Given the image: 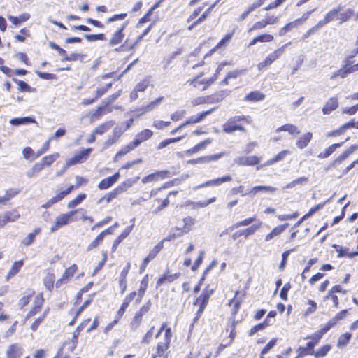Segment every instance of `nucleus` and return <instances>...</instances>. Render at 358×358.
Instances as JSON below:
<instances>
[{
    "mask_svg": "<svg viewBox=\"0 0 358 358\" xmlns=\"http://www.w3.org/2000/svg\"><path fill=\"white\" fill-rule=\"evenodd\" d=\"M282 132H287L290 136L294 137L300 134L299 128L292 124H285L278 127L273 132V136L271 137V141L274 143H278L285 138Z\"/></svg>",
    "mask_w": 358,
    "mask_h": 358,
    "instance_id": "1",
    "label": "nucleus"
},
{
    "mask_svg": "<svg viewBox=\"0 0 358 358\" xmlns=\"http://www.w3.org/2000/svg\"><path fill=\"white\" fill-rule=\"evenodd\" d=\"M76 213V210H71L57 215L50 228V232L54 233L60 228L69 224L73 221V217Z\"/></svg>",
    "mask_w": 358,
    "mask_h": 358,
    "instance_id": "2",
    "label": "nucleus"
},
{
    "mask_svg": "<svg viewBox=\"0 0 358 358\" xmlns=\"http://www.w3.org/2000/svg\"><path fill=\"white\" fill-rule=\"evenodd\" d=\"M291 44L289 42L271 52L262 62L258 64L257 68L259 71L266 69L284 53L286 47Z\"/></svg>",
    "mask_w": 358,
    "mask_h": 358,
    "instance_id": "3",
    "label": "nucleus"
},
{
    "mask_svg": "<svg viewBox=\"0 0 358 358\" xmlns=\"http://www.w3.org/2000/svg\"><path fill=\"white\" fill-rule=\"evenodd\" d=\"M323 333L324 329H322V331L307 337V338H310L311 341L307 343L306 347H300L298 349V352H300L296 358H301L303 355L308 354V352H314L313 348L320 341Z\"/></svg>",
    "mask_w": 358,
    "mask_h": 358,
    "instance_id": "4",
    "label": "nucleus"
},
{
    "mask_svg": "<svg viewBox=\"0 0 358 358\" xmlns=\"http://www.w3.org/2000/svg\"><path fill=\"white\" fill-rule=\"evenodd\" d=\"M78 271V266L76 264H73L67 268L64 272L63 273L62 277L58 279L55 282V287L57 288L61 287L62 285L67 284L69 282L75 273Z\"/></svg>",
    "mask_w": 358,
    "mask_h": 358,
    "instance_id": "5",
    "label": "nucleus"
},
{
    "mask_svg": "<svg viewBox=\"0 0 358 358\" xmlns=\"http://www.w3.org/2000/svg\"><path fill=\"white\" fill-rule=\"evenodd\" d=\"M172 337L171 329L167 327L165 331L164 337L162 341L159 342L157 345V354L158 356L163 355L169 347Z\"/></svg>",
    "mask_w": 358,
    "mask_h": 358,
    "instance_id": "6",
    "label": "nucleus"
},
{
    "mask_svg": "<svg viewBox=\"0 0 358 358\" xmlns=\"http://www.w3.org/2000/svg\"><path fill=\"white\" fill-rule=\"evenodd\" d=\"M262 158L255 155L239 156L234 159V162L238 166H254L261 162Z\"/></svg>",
    "mask_w": 358,
    "mask_h": 358,
    "instance_id": "7",
    "label": "nucleus"
},
{
    "mask_svg": "<svg viewBox=\"0 0 358 358\" xmlns=\"http://www.w3.org/2000/svg\"><path fill=\"white\" fill-rule=\"evenodd\" d=\"M91 152L92 148H87L80 150L73 157L68 160V165H74L83 163L87 159Z\"/></svg>",
    "mask_w": 358,
    "mask_h": 358,
    "instance_id": "8",
    "label": "nucleus"
},
{
    "mask_svg": "<svg viewBox=\"0 0 358 358\" xmlns=\"http://www.w3.org/2000/svg\"><path fill=\"white\" fill-rule=\"evenodd\" d=\"M127 22H124L122 27L114 33L112 38L110 39L108 42V45L110 46L116 45L123 41L124 38V34L123 33V31L127 27Z\"/></svg>",
    "mask_w": 358,
    "mask_h": 358,
    "instance_id": "9",
    "label": "nucleus"
},
{
    "mask_svg": "<svg viewBox=\"0 0 358 358\" xmlns=\"http://www.w3.org/2000/svg\"><path fill=\"white\" fill-rule=\"evenodd\" d=\"M120 172H117L112 176H109L101 180L98 184V188L101 190L107 189L113 186L120 178Z\"/></svg>",
    "mask_w": 358,
    "mask_h": 358,
    "instance_id": "10",
    "label": "nucleus"
},
{
    "mask_svg": "<svg viewBox=\"0 0 358 358\" xmlns=\"http://www.w3.org/2000/svg\"><path fill=\"white\" fill-rule=\"evenodd\" d=\"M231 180V177L229 175L224 176L221 178H217L215 179H213L210 180H208L206 182L198 185L196 187L194 188V189H198L202 187H209V186H219L221 184L227 182H229Z\"/></svg>",
    "mask_w": 358,
    "mask_h": 358,
    "instance_id": "11",
    "label": "nucleus"
},
{
    "mask_svg": "<svg viewBox=\"0 0 358 358\" xmlns=\"http://www.w3.org/2000/svg\"><path fill=\"white\" fill-rule=\"evenodd\" d=\"M215 110V108H213L208 110L203 111L201 113L198 114L196 115L191 116L188 120H187L185 122V124L187 126L189 124H195L199 123L202 122L208 115H210Z\"/></svg>",
    "mask_w": 358,
    "mask_h": 358,
    "instance_id": "12",
    "label": "nucleus"
},
{
    "mask_svg": "<svg viewBox=\"0 0 358 358\" xmlns=\"http://www.w3.org/2000/svg\"><path fill=\"white\" fill-rule=\"evenodd\" d=\"M44 299L42 294H38L35 296L34 301V306L31 309L29 310L27 315V318L31 317L34 316L37 313L41 310L42 305L43 303Z\"/></svg>",
    "mask_w": 358,
    "mask_h": 358,
    "instance_id": "13",
    "label": "nucleus"
},
{
    "mask_svg": "<svg viewBox=\"0 0 358 358\" xmlns=\"http://www.w3.org/2000/svg\"><path fill=\"white\" fill-rule=\"evenodd\" d=\"M167 173V171H156L143 178L141 181L143 184L158 181L164 179Z\"/></svg>",
    "mask_w": 358,
    "mask_h": 358,
    "instance_id": "14",
    "label": "nucleus"
},
{
    "mask_svg": "<svg viewBox=\"0 0 358 358\" xmlns=\"http://www.w3.org/2000/svg\"><path fill=\"white\" fill-rule=\"evenodd\" d=\"M23 353L22 348L18 344H13L6 350L7 358H20Z\"/></svg>",
    "mask_w": 358,
    "mask_h": 358,
    "instance_id": "15",
    "label": "nucleus"
},
{
    "mask_svg": "<svg viewBox=\"0 0 358 358\" xmlns=\"http://www.w3.org/2000/svg\"><path fill=\"white\" fill-rule=\"evenodd\" d=\"M136 296V292H132L125 297L122 304L121 305L120 309L117 313L118 318H121L122 317V315L126 311L127 308L129 306V303L134 299Z\"/></svg>",
    "mask_w": 358,
    "mask_h": 358,
    "instance_id": "16",
    "label": "nucleus"
},
{
    "mask_svg": "<svg viewBox=\"0 0 358 358\" xmlns=\"http://www.w3.org/2000/svg\"><path fill=\"white\" fill-rule=\"evenodd\" d=\"M163 100H164V97L160 96V97L156 99L155 100L150 102L145 106L139 108L138 110L140 111V114L138 115V116H140L143 114H145L148 112L153 110L154 109H155L156 108H157L159 106V104L163 101Z\"/></svg>",
    "mask_w": 358,
    "mask_h": 358,
    "instance_id": "17",
    "label": "nucleus"
},
{
    "mask_svg": "<svg viewBox=\"0 0 358 358\" xmlns=\"http://www.w3.org/2000/svg\"><path fill=\"white\" fill-rule=\"evenodd\" d=\"M339 11H341V6H338L337 8H333L326 14L324 18L321 20V22L325 26L327 23L330 22L338 20Z\"/></svg>",
    "mask_w": 358,
    "mask_h": 358,
    "instance_id": "18",
    "label": "nucleus"
},
{
    "mask_svg": "<svg viewBox=\"0 0 358 358\" xmlns=\"http://www.w3.org/2000/svg\"><path fill=\"white\" fill-rule=\"evenodd\" d=\"M236 122L229 119L227 122L223 125V131L227 134H231L236 131H245V129L240 125L235 124Z\"/></svg>",
    "mask_w": 358,
    "mask_h": 358,
    "instance_id": "19",
    "label": "nucleus"
},
{
    "mask_svg": "<svg viewBox=\"0 0 358 358\" xmlns=\"http://www.w3.org/2000/svg\"><path fill=\"white\" fill-rule=\"evenodd\" d=\"M213 142V140L211 138H207L205 141L200 142L193 148L187 150L186 151V154L188 155H192L193 154L197 153L201 150H203L206 149L207 145L210 144Z\"/></svg>",
    "mask_w": 358,
    "mask_h": 358,
    "instance_id": "20",
    "label": "nucleus"
},
{
    "mask_svg": "<svg viewBox=\"0 0 358 358\" xmlns=\"http://www.w3.org/2000/svg\"><path fill=\"white\" fill-rule=\"evenodd\" d=\"M313 138L311 132H307L301 135L296 141V145L299 149H303L308 146Z\"/></svg>",
    "mask_w": 358,
    "mask_h": 358,
    "instance_id": "21",
    "label": "nucleus"
},
{
    "mask_svg": "<svg viewBox=\"0 0 358 358\" xmlns=\"http://www.w3.org/2000/svg\"><path fill=\"white\" fill-rule=\"evenodd\" d=\"M338 107V99L331 97L327 100L322 108L324 114H329L331 111L336 110Z\"/></svg>",
    "mask_w": 358,
    "mask_h": 358,
    "instance_id": "22",
    "label": "nucleus"
},
{
    "mask_svg": "<svg viewBox=\"0 0 358 358\" xmlns=\"http://www.w3.org/2000/svg\"><path fill=\"white\" fill-rule=\"evenodd\" d=\"M288 226H289V224L286 223V224L275 227V228H273L272 229V231L270 233H268L266 236L265 241H270L274 237L279 236L288 227Z\"/></svg>",
    "mask_w": 358,
    "mask_h": 358,
    "instance_id": "23",
    "label": "nucleus"
},
{
    "mask_svg": "<svg viewBox=\"0 0 358 358\" xmlns=\"http://www.w3.org/2000/svg\"><path fill=\"white\" fill-rule=\"evenodd\" d=\"M124 132V129H122L120 127H115L113 132V136L109 137L104 143L106 146L111 145L115 143L120 136Z\"/></svg>",
    "mask_w": 358,
    "mask_h": 358,
    "instance_id": "24",
    "label": "nucleus"
},
{
    "mask_svg": "<svg viewBox=\"0 0 358 358\" xmlns=\"http://www.w3.org/2000/svg\"><path fill=\"white\" fill-rule=\"evenodd\" d=\"M179 273L170 274L169 271L159 277L157 281V286L159 287L166 282H172L179 277Z\"/></svg>",
    "mask_w": 358,
    "mask_h": 358,
    "instance_id": "25",
    "label": "nucleus"
},
{
    "mask_svg": "<svg viewBox=\"0 0 358 358\" xmlns=\"http://www.w3.org/2000/svg\"><path fill=\"white\" fill-rule=\"evenodd\" d=\"M136 147H138V142H130L128 145L123 147L117 154L115 155L114 157V161L117 162L118 161V159L121 157L123 155H125L130 151L135 149Z\"/></svg>",
    "mask_w": 358,
    "mask_h": 358,
    "instance_id": "26",
    "label": "nucleus"
},
{
    "mask_svg": "<svg viewBox=\"0 0 358 358\" xmlns=\"http://www.w3.org/2000/svg\"><path fill=\"white\" fill-rule=\"evenodd\" d=\"M182 222L183 226L179 227L178 229L181 230L184 234H187L193 229L195 220L190 216H187L183 218Z\"/></svg>",
    "mask_w": 358,
    "mask_h": 358,
    "instance_id": "27",
    "label": "nucleus"
},
{
    "mask_svg": "<svg viewBox=\"0 0 358 358\" xmlns=\"http://www.w3.org/2000/svg\"><path fill=\"white\" fill-rule=\"evenodd\" d=\"M115 123V121L110 120L99 125L93 130L94 134L102 135L103 134L110 129L113 127Z\"/></svg>",
    "mask_w": 358,
    "mask_h": 358,
    "instance_id": "28",
    "label": "nucleus"
},
{
    "mask_svg": "<svg viewBox=\"0 0 358 358\" xmlns=\"http://www.w3.org/2000/svg\"><path fill=\"white\" fill-rule=\"evenodd\" d=\"M152 135L153 132L150 129H144L136 135V138L133 141V142H138V146L142 142L150 138Z\"/></svg>",
    "mask_w": 358,
    "mask_h": 358,
    "instance_id": "29",
    "label": "nucleus"
},
{
    "mask_svg": "<svg viewBox=\"0 0 358 358\" xmlns=\"http://www.w3.org/2000/svg\"><path fill=\"white\" fill-rule=\"evenodd\" d=\"M213 290H206L203 292V293L196 299L194 305H201L203 306H206L210 295L213 294Z\"/></svg>",
    "mask_w": 358,
    "mask_h": 358,
    "instance_id": "30",
    "label": "nucleus"
},
{
    "mask_svg": "<svg viewBox=\"0 0 358 358\" xmlns=\"http://www.w3.org/2000/svg\"><path fill=\"white\" fill-rule=\"evenodd\" d=\"M350 73H351V71L349 69V64H346V65L343 66L341 69H340L337 70L336 71H335L334 73H333L332 75L331 76L330 78L331 80H336L338 78H345Z\"/></svg>",
    "mask_w": 358,
    "mask_h": 358,
    "instance_id": "31",
    "label": "nucleus"
},
{
    "mask_svg": "<svg viewBox=\"0 0 358 358\" xmlns=\"http://www.w3.org/2000/svg\"><path fill=\"white\" fill-rule=\"evenodd\" d=\"M139 179V177H137L136 179H129L126 181L122 182L119 186L115 188L116 192L120 194L124 192H126L129 188L133 186V185Z\"/></svg>",
    "mask_w": 358,
    "mask_h": 358,
    "instance_id": "32",
    "label": "nucleus"
},
{
    "mask_svg": "<svg viewBox=\"0 0 358 358\" xmlns=\"http://www.w3.org/2000/svg\"><path fill=\"white\" fill-rule=\"evenodd\" d=\"M132 227H127L120 236L114 241L112 245V250L115 252L118 245L130 234Z\"/></svg>",
    "mask_w": 358,
    "mask_h": 358,
    "instance_id": "33",
    "label": "nucleus"
},
{
    "mask_svg": "<svg viewBox=\"0 0 358 358\" xmlns=\"http://www.w3.org/2000/svg\"><path fill=\"white\" fill-rule=\"evenodd\" d=\"M224 154L225 153L224 152H222L220 153L215 155L201 157L198 158L197 161H199V163L201 164H208L210 163V162L218 160L219 159L222 158L224 155Z\"/></svg>",
    "mask_w": 358,
    "mask_h": 358,
    "instance_id": "34",
    "label": "nucleus"
},
{
    "mask_svg": "<svg viewBox=\"0 0 358 358\" xmlns=\"http://www.w3.org/2000/svg\"><path fill=\"white\" fill-rule=\"evenodd\" d=\"M276 190L277 188L272 186L259 185L252 187L250 189V193H252V195H255L259 192L274 193Z\"/></svg>",
    "mask_w": 358,
    "mask_h": 358,
    "instance_id": "35",
    "label": "nucleus"
},
{
    "mask_svg": "<svg viewBox=\"0 0 358 358\" xmlns=\"http://www.w3.org/2000/svg\"><path fill=\"white\" fill-rule=\"evenodd\" d=\"M36 122L35 120L32 117H16L13 118L10 120V123L14 126H18L20 124H27L29 123Z\"/></svg>",
    "mask_w": 358,
    "mask_h": 358,
    "instance_id": "36",
    "label": "nucleus"
},
{
    "mask_svg": "<svg viewBox=\"0 0 358 358\" xmlns=\"http://www.w3.org/2000/svg\"><path fill=\"white\" fill-rule=\"evenodd\" d=\"M331 349L330 345H324L316 352H308V355H314L315 358H322L327 355Z\"/></svg>",
    "mask_w": 358,
    "mask_h": 358,
    "instance_id": "37",
    "label": "nucleus"
},
{
    "mask_svg": "<svg viewBox=\"0 0 358 358\" xmlns=\"http://www.w3.org/2000/svg\"><path fill=\"white\" fill-rule=\"evenodd\" d=\"M264 99V95L258 92L254 91L248 94L245 97V101H259Z\"/></svg>",
    "mask_w": 358,
    "mask_h": 358,
    "instance_id": "38",
    "label": "nucleus"
},
{
    "mask_svg": "<svg viewBox=\"0 0 358 358\" xmlns=\"http://www.w3.org/2000/svg\"><path fill=\"white\" fill-rule=\"evenodd\" d=\"M256 220V217L254 216V217H248V218H245L240 222H238L235 224H234L232 226H231L227 230H234V229H238L241 227H244V226H248L249 224H250L252 222H253L254 221H255Z\"/></svg>",
    "mask_w": 358,
    "mask_h": 358,
    "instance_id": "39",
    "label": "nucleus"
},
{
    "mask_svg": "<svg viewBox=\"0 0 358 358\" xmlns=\"http://www.w3.org/2000/svg\"><path fill=\"white\" fill-rule=\"evenodd\" d=\"M22 266H23L22 260L15 262L8 273L7 279H9L10 278L15 275L19 272V271L21 269Z\"/></svg>",
    "mask_w": 358,
    "mask_h": 358,
    "instance_id": "40",
    "label": "nucleus"
},
{
    "mask_svg": "<svg viewBox=\"0 0 358 358\" xmlns=\"http://www.w3.org/2000/svg\"><path fill=\"white\" fill-rule=\"evenodd\" d=\"M244 72L243 70H234L231 71H229L224 79L222 81L221 84L224 85H229V80L231 78H237L241 74H242Z\"/></svg>",
    "mask_w": 358,
    "mask_h": 358,
    "instance_id": "41",
    "label": "nucleus"
},
{
    "mask_svg": "<svg viewBox=\"0 0 358 358\" xmlns=\"http://www.w3.org/2000/svg\"><path fill=\"white\" fill-rule=\"evenodd\" d=\"M59 157V154L58 152H55L52 155L45 156L41 159V163L43 164V166H50L58 157Z\"/></svg>",
    "mask_w": 358,
    "mask_h": 358,
    "instance_id": "42",
    "label": "nucleus"
},
{
    "mask_svg": "<svg viewBox=\"0 0 358 358\" xmlns=\"http://www.w3.org/2000/svg\"><path fill=\"white\" fill-rule=\"evenodd\" d=\"M148 276H145L143 278L141 282L140 287L138 291V301H140L142 297L144 296L145 290L148 287Z\"/></svg>",
    "mask_w": 358,
    "mask_h": 358,
    "instance_id": "43",
    "label": "nucleus"
},
{
    "mask_svg": "<svg viewBox=\"0 0 358 358\" xmlns=\"http://www.w3.org/2000/svg\"><path fill=\"white\" fill-rule=\"evenodd\" d=\"M343 143H344V142L332 144L331 146H329V148H327L325 150L324 154H320L319 157H323V158L328 157L330 155H331L336 150V149L341 147L343 145Z\"/></svg>",
    "mask_w": 358,
    "mask_h": 358,
    "instance_id": "44",
    "label": "nucleus"
},
{
    "mask_svg": "<svg viewBox=\"0 0 358 358\" xmlns=\"http://www.w3.org/2000/svg\"><path fill=\"white\" fill-rule=\"evenodd\" d=\"M22 154L24 157L29 161H34L35 159L38 157L36 156V152H35L30 147H26L22 150Z\"/></svg>",
    "mask_w": 358,
    "mask_h": 358,
    "instance_id": "45",
    "label": "nucleus"
},
{
    "mask_svg": "<svg viewBox=\"0 0 358 358\" xmlns=\"http://www.w3.org/2000/svg\"><path fill=\"white\" fill-rule=\"evenodd\" d=\"M73 189L74 185H71L66 190L58 192L57 194L55 196H53V199H55L56 203H58L59 201H62L66 196L69 194Z\"/></svg>",
    "mask_w": 358,
    "mask_h": 358,
    "instance_id": "46",
    "label": "nucleus"
},
{
    "mask_svg": "<svg viewBox=\"0 0 358 358\" xmlns=\"http://www.w3.org/2000/svg\"><path fill=\"white\" fill-rule=\"evenodd\" d=\"M351 337H352V335L350 333H345V334H341L338 340L337 346L338 348H342V347L345 346L350 341Z\"/></svg>",
    "mask_w": 358,
    "mask_h": 358,
    "instance_id": "47",
    "label": "nucleus"
},
{
    "mask_svg": "<svg viewBox=\"0 0 358 358\" xmlns=\"http://www.w3.org/2000/svg\"><path fill=\"white\" fill-rule=\"evenodd\" d=\"M85 198V194H80L74 199L70 201L68 203L67 207L69 208L76 207V206L79 205Z\"/></svg>",
    "mask_w": 358,
    "mask_h": 358,
    "instance_id": "48",
    "label": "nucleus"
},
{
    "mask_svg": "<svg viewBox=\"0 0 358 358\" xmlns=\"http://www.w3.org/2000/svg\"><path fill=\"white\" fill-rule=\"evenodd\" d=\"M358 149V145H352L349 148L343 151L338 157L343 162L351 154L355 152Z\"/></svg>",
    "mask_w": 358,
    "mask_h": 358,
    "instance_id": "49",
    "label": "nucleus"
},
{
    "mask_svg": "<svg viewBox=\"0 0 358 358\" xmlns=\"http://www.w3.org/2000/svg\"><path fill=\"white\" fill-rule=\"evenodd\" d=\"M20 189L16 188H10L7 189L5 194L2 196L5 200V203L8 202L11 198L15 196L20 193Z\"/></svg>",
    "mask_w": 358,
    "mask_h": 358,
    "instance_id": "50",
    "label": "nucleus"
},
{
    "mask_svg": "<svg viewBox=\"0 0 358 358\" xmlns=\"http://www.w3.org/2000/svg\"><path fill=\"white\" fill-rule=\"evenodd\" d=\"M262 222L261 221H258L257 224L250 226V227L244 229L245 234V238H247L249 236L255 233L259 228L262 227Z\"/></svg>",
    "mask_w": 358,
    "mask_h": 358,
    "instance_id": "51",
    "label": "nucleus"
},
{
    "mask_svg": "<svg viewBox=\"0 0 358 358\" xmlns=\"http://www.w3.org/2000/svg\"><path fill=\"white\" fill-rule=\"evenodd\" d=\"M307 304L309 306L303 313L305 317H308L309 315L314 313L317 310V303L313 300L309 299L307 301Z\"/></svg>",
    "mask_w": 358,
    "mask_h": 358,
    "instance_id": "52",
    "label": "nucleus"
},
{
    "mask_svg": "<svg viewBox=\"0 0 358 358\" xmlns=\"http://www.w3.org/2000/svg\"><path fill=\"white\" fill-rule=\"evenodd\" d=\"M299 21H292L291 22L287 23L285 27L281 28L279 31V36H282L286 34L287 31H289L292 28L298 27Z\"/></svg>",
    "mask_w": 358,
    "mask_h": 358,
    "instance_id": "53",
    "label": "nucleus"
},
{
    "mask_svg": "<svg viewBox=\"0 0 358 358\" xmlns=\"http://www.w3.org/2000/svg\"><path fill=\"white\" fill-rule=\"evenodd\" d=\"M269 324H270L269 322L267 321V320H266L264 322L254 326L250 330L249 336H253L255 333H257V331H259L260 330H263L266 327L268 326Z\"/></svg>",
    "mask_w": 358,
    "mask_h": 358,
    "instance_id": "54",
    "label": "nucleus"
},
{
    "mask_svg": "<svg viewBox=\"0 0 358 358\" xmlns=\"http://www.w3.org/2000/svg\"><path fill=\"white\" fill-rule=\"evenodd\" d=\"M203 76V73H201L200 75H199L196 78L192 79V80H188L187 82L192 86H194V87H196L198 89H200L201 90V88L203 87V86H204V80H199V79L202 76Z\"/></svg>",
    "mask_w": 358,
    "mask_h": 358,
    "instance_id": "55",
    "label": "nucleus"
},
{
    "mask_svg": "<svg viewBox=\"0 0 358 358\" xmlns=\"http://www.w3.org/2000/svg\"><path fill=\"white\" fill-rule=\"evenodd\" d=\"M4 213L6 215V217L9 221V222H13L16 221L20 216V213L17 210H11L9 211H6Z\"/></svg>",
    "mask_w": 358,
    "mask_h": 358,
    "instance_id": "56",
    "label": "nucleus"
},
{
    "mask_svg": "<svg viewBox=\"0 0 358 358\" xmlns=\"http://www.w3.org/2000/svg\"><path fill=\"white\" fill-rule=\"evenodd\" d=\"M233 35H234V31H232L231 33L227 34L224 36V37L217 43V45H216V48H220L222 47L226 46L229 43L231 39L232 38Z\"/></svg>",
    "mask_w": 358,
    "mask_h": 358,
    "instance_id": "57",
    "label": "nucleus"
},
{
    "mask_svg": "<svg viewBox=\"0 0 358 358\" xmlns=\"http://www.w3.org/2000/svg\"><path fill=\"white\" fill-rule=\"evenodd\" d=\"M44 285L45 287L51 290L54 287L55 277L52 274H48L44 278Z\"/></svg>",
    "mask_w": 358,
    "mask_h": 358,
    "instance_id": "58",
    "label": "nucleus"
},
{
    "mask_svg": "<svg viewBox=\"0 0 358 358\" xmlns=\"http://www.w3.org/2000/svg\"><path fill=\"white\" fill-rule=\"evenodd\" d=\"M352 15V12L350 10H348L346 11H339V14L338 16V20H340L341 22H346L350 17Z\"/></svg>",
    "mask_w": 358,
    "mask_h": 358,
    "instance_id": "59",
    "label": "nucleus"
},
{
    "mask_svg": "<svg viewBox=\"0 0 358 358\" xmlns=\"http://www.w3.org/2000/svg\"><path fill=\"white\" fill-rule=\"evenodd\" d=\"M48 312V309L45 310L43 314L38 317L37 319L35 320V321L32 323L31 328L33 331H36L38 328V327L40 325V324L43 322L44 318L45 317L47 313Z\"/></svg>",
    "mask_w": 358,
    "mask_h": 358,
    "instance_id": "60",
    "label": "nucleus"
},
{
    "mask_svg": "<svg viewBox=\"0 0 358 358\" xmlns=\"http://www.w3.org/2000/svg\"><path fill=\"white\" fill-rule=\"evenodd\" d=\"M186 114L185 110H178L171 115V120L174 122L180 120Z\"/></svg>",
    "mask_w": 358,
    "mask_h": 358,
    "instance_id": "61",
    "label": "nucleus"
},
{
    "mask_svg": "<svg viewBox=\"0 0 358 358\" xmlns=\"http://www.w3.org/2000/svg\"><path fill=\"white\" fill-rule=\"evenodd\" d=\"M171 122L163 120H154L152 126L157 129H164L170 125Z\"/></svg>",
    "mask_w": 358,
    "mask_h": 358,
    "instance_id": "62",
    "label": "nucleus"
},
{
    "mask_svg": "<svg viewBox=\"0 0 358 358\" xmlns=\"http://www.w3.org/2000/svg\"><path fill=\"white\" fill-rule=\"evenodd\" d=\"M277 340L273 338L262 349L261 352V356L260 358H264L263 356L266 354H267L269 350L275 345Z\"/></svg>",
    "mask_w": 358,
    "mask_h": 358,
    "instance_id": "63",
    "label": "nucleus"
},
{
    "mask_svg": "<svg viewBox=\"0 0 358 358\" xmlns=\"http://www.w3.org/2000/svg\"><path fill=\"white\" fill-rule=\"evenodd\" d=\"M162 248V244L158 243L149 252L148 257L152 260Z\"/></svg>",
    "mask_w": 358,
    "mask_h": 358,
    "instance_id": "64",
    "label": "nucleus"
}]
</instances>
